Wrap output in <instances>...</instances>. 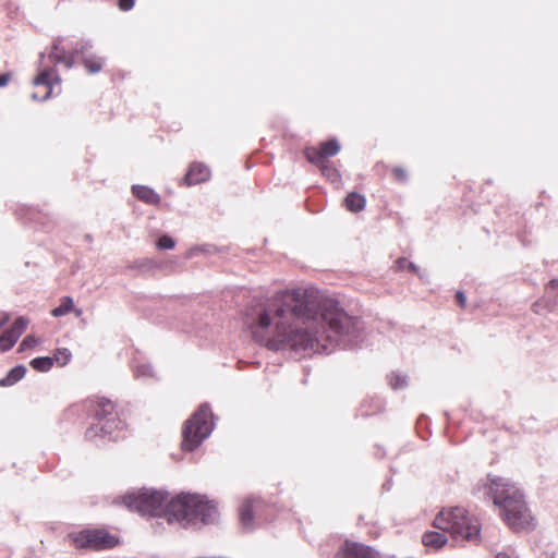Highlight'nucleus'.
Listing matches in <instances>:
<instances>
[{"instance_id":"obj_22","label":"nucleus","mask_w":558,"mask_h":558,"mask_svg":"<svg viewBox=\"0 0 558 558\" xmlns=\"http://www.w3.org/2000/svg\"><path fill=\"white\" fill-rule=\"evenodd\" d=\"M134 375L136 378L154 377L155 373L150 364H138L134 367Z\"/></svg>"},{"instance_id":"obj_35","label":"nucleus","mask_w":558,"mask_h":558,"mask_svg":"<svg viewBox=\"0 0 558 558\" xmlns=\"http://www.w3.org/2000/svg\"><path fill=\"white\" fill-rule=\"evenodd\" d=\"M75 314H76V316H81L82 315V310H80V308L75 310Z\"/></svg>"},{"instance_id":"obj_3","label":"nucleus","mask_w":558,"mask_h":558,"mask_svg":"<svg viewBox=\"0 0 558 558\" xmlns=\"http://www.w3.org/2000/svg\"><path fill=\"white\" fill-rule=\"evenodd\" d=\"M488 480L493 502L499 508L506 524L514 532L534 530L536 522L525 502L522 490L505 477L495 476Z\"/></svg>"},{"instance_id":"obj_18","label":"nucleus","mask_w":558,"mask_h":558,"mask_svg":"<svg viewBox=\"0 0 558 558\" xmlns=\"http://www.w3.org/2000/svg\"><path fill=\"white\" fill-rule=\"evenodd\" d=\"M240 519L244 527L251 529L253 525L252 500H246L240 508Z\"/></svg>"},{"instance_id":"obj_15","label":"nucleus","mask_w":558,"mask_h":558,"mask_svg":"<svg viewBox=\"0 0 558 558\" xmlns=\"http://www.w3.org/2000/svg\"><path fill=\"white\" fill-rule=\"evenodd\" d=\"M132 193L140 201L149 205H158L161 201L160 196L151 187L146 185H133Z\"/></svg>"},{"instance_id":"obj_7","label":"nucleus","mask_w":558,"mask_h":558,"mask_svg":"<svg viewBox=\"0 0 558 558\" xmlns=\"http://www.w3.org/2000/svg\"><path fill=\"white\" fill-rule=\"evenodd\" d=\"M340 151L338 142H322L318 146H307L304 149L305 158L308 162L317 166L323 175L332 183L340 181V173L336 167L328 160L329 157Z\"/></svg>"},{"instance_id":"obj_26","label":"nucleus","mask_w":558,"mask_h":558,"mask_svg":"<svg viewBox=\"0 0 558 558\" xmlns=\"http://www.w3.org/2000/svg\"><path fill=\"white\" fill-rule=\"evenodd\" d=\"M36 343L37 340L34 336H26L20 344V351L32 349Z\"/></svg>"},{"instance_id":"obj_13","label":"nucleus","mask_w":558,"mask_h":558,"mask_svg":"<svg viewBox=\"0 0 558 558\" xmlns=\"http://www.w3.org/2000/svg\"><path fill=\"white\" fill-rule=\"evenodd\" d=\"M92 49V44L89 41H81L74 48V53L82 56L83 64L86 70L92 73H98L102 69V61L100 58L93 56L89 53Z\"/></svg>"},{"instance_id":"obj_16","label":"nucleus","mask_w":558,"mask_h":558,"mask_svg":"<svg viewBox=\"0 0 558 558\" xmlns=\"http://www.w3.org/2000/svg\"><path fill=\"white\" fill-rule=\"evenodd\" d=\"M26 374V367L24 365H17L9 371L5 377L0 379L1 387H9L21 380Z\"/></svg>"},{"instance_id":"obj_1","label":"nucleus","mask_w":558,"mask_h":558,"mask_svg":"<svg viewBox=\"0 0 558 558\" xmlns=\"http://www.w3.org/2000/svg\"><path fill=\"white\" fill-rule=\"evenodd\" d=\"M243 324L267 349L302 356L337 347L354 349L363 341L361 319L314 288L283 290L254 301L244 311Z\"/></svg>"},{"instance_id":"obj_25","label":"nucleus","mask_w":558,"mask_h":558,"mask_svg":"<svg viewBox=\"0 0 558 558\" xmlns=\"http://www.w3.org/2000/svg\"><path fill=\"white\" fill-rule=\"evenodd\" d=\"M174 245V240L169 235H161L157 241V247L160 250H171Z\"/></svg>"},{"instance_id":"obj_9","label":"nucleus","mask_w":558,"mask_h":558,"mask_svg":"<svg viewBox=\"0 0 558 558\" xmlns=\"http://www.w3.org/2000/svg\"><path fill=\"white\" fill-rule=\"evenodd\" d=\"M335 558H381L380 554L368 545L347 539Z\"/></svg>"},{"instance_id":"obj_17","label":"nucleus","mask_w":558,"mask_h":558,"mask_svg":"<svg viewBox=\"0 0 558 558\" xmlns=\"http://www.w3.org/2000/svg\"><path fill=\"white\" fill-rule=\"evenodd\" d=\"M365 197L359 193H349L344 198L345 208L352 213H359L365 207Z\"/></svg>"},{"instance_id":"obj_24","label":"nucleus","mask_w":558,"mask_h":558,"mask_svg":"<svg viewBox=\"0 0 558 558\" xmlns=\"http://www.w3.org/2000/svg\"><path fill=\"white\" fill-rule=\"evenodd\" d=\"M70 359L71 352L68 349H59L53 355V361H56L60 366L66 365Z\"/></svg>"},{"instance_id":"obj_12","label":"nucleus","mask_w":558,"mask_h":558,"mask_svg":"<svg viewBox=\"0 0 558 558\" xmlns=\"http://www.w3.org/2000/svg\"><path fill=\"white\" fill-rule=\"evenodd\" d=\"M210 175L211 171L208 166L203 162H193L182 179V184L186 186L201 184L208 181Z\"/></svg>"},{"instance_id":"obj_23","label":"nucleus","mask_w":558,"mask_h":558,"mask_svg":"<svg viewBox=\"0 0 558 558\" xmlns=\"http://www.w3.org/2000/svg\"><path fill=\"white\" fill-rule=\"evenodd\" d=\"M389 384L392 389H402L408 386V377L401 374L389 375Z\"/></svg>"},{"instance_id":"obj_27","label":"nucleus","mask_w":558,"mask_h":558,"mask_svg":"<svg viewBox=\"0 0 558 558\" xmlns=\"http://www.w3.org/2000/svg\"><path fill=\"white\" fill-rule=\"evenodd\" d=\"M393 174H395L396 179L399 180V181H405L407 178H408L407 171L403 168H400V167H396L393 169Z\"/></svg>"},{"instance_id":"obj_30","label":"nucleus","mask_w":558,"mask_h":558,"mask_svg":"<svg viewBox=\"0 0 558 558\" xmlns=\"http://www.w3.org/2000/svg\"><path fill=\"white\" fill-rule=\"evenodd\" d=\"M456 298H457V302L459 303V305L464 307L465 304H466V296H465V294L462 291H458L457 294H456Z\"/></svg>"},{"instance_id":"obj_5","label":"nucleus","mask_w":558,"mask_h":558,"mask_svg":"<svg viewBox=\"0 0 558 558\" xmlns=\"http://www.w3.org/2000/svg\"><path fill=\"white\" fill-rule=\"evenodd\" d=\"M88 408L98 423L86 429L85 436L87 439L92 440L96 437H109L110 439L117 440L120 438L119 433L123 427L122 421L113 416L107 418L112 415L114 411V404L111 400L96 398L88 402Z\"/></svg>"},{"instance_id":"obj_32","label":"nucleus","mask_w":558,"mask_h":558,"mask_svg":"<svg viewBox=\"0 0 558 558\" xmlns=\"http://www.w3.org/2000/svg\"><path fill=\"white\" fill-rule=\"evenodd\" d=\"M10 320V315L8 313H2L0 318V329Z\"/></svg>"},{"instance_id":"obj_4","label":"nucleus","mask_w":558,"mask_h":558,"mask_svg":"<svg viewBox=\"0 0 558 558\" xmlns=\"http://www.w3.org/2000/svg\"><path fill=\"white\" fill-rule=\"evenodd\" d=\"M434 527L438 531L424 533L422 543L429 548L439 549L448 542L447 533L453 538L477 542L480 538V523L476 518L461 507L445 509L434 520Z\"/></svg>"},{"instance_id":"obj_14","label":"nucleus","mask_w":558,"mask_h":558,"mask_svg":"<svg viewBox=\"0 0 558 558\" xmlns=\"http://www.w3.org/2000/svg\"><path fill=\"white\" fill-rule=\"evenodd\" d=\"M53 70H43L33 81V84L35 86H45L47 87V92L38 97V95L36 93L32 94V98L34 100H37V99H40V100H46L48 99L51 94H52V88H53V83H57L59 84L60 83V78L58 76H53Z\"/></svg>"},{"instance_id":"obj_19","label":"nucleus","mask_w":558,"mask_h":558,"mask_svg":"<svg viewBox=\"0 0 558 558\" xmlns=\"http://www.w3.org/2000/svg\"><path fill=\"white\" fill-rule=\"evenodd\" d=\"M50 58L56 63H64L70 69L73 65L72 57H66L64 50H60L57 44L53 45V50L50 53Z\"/></svg>"},{"instance_id":"obj_11","label":"nucleus","mask_w":558,"mask_h":558,"mask_svg":"<svg viewBox=\"0 0 558 558\" xmlns=\"http://www.w3.org/2000/svg\"><path fill=\"white\" fill-rule=\"evenodd\" d=\"M28 319L21 316L15 319L11 328L7 329L0 336V351L7 352L14 347L19 338L23 335L28 326Z\"/></svg>"},{"instance_id":"obj_21","label":"nucleus","mask_w":558,"mask_h":558,"mask_svg":"<svg viewBox=\"0 0 558 558\" xmlns=\"http://www.w3.org/2000/svg\"><path fill=\"white\" fill-rule=\"evenodd\" d=\"M31 365L38 372H48L53 365V357L41 356L32 360Z\"/></svg>"},{"instance_id":"obj_34","label":"nucleus","mask_w":558,"mask_h":558,"mask_svg":"<svg viewBox=\"0 0 558 558\" xmlns=\"http://www.w3.org/2000/svg\"><path fill=\"white\" fill-rule=\"evenodd\" d=\"M496 558H511V556L506 551H500L496 555Z\"/></svg>"},{"instance_id":"obj_8","label":"nucleus","mask_w":558,"mask_h":558,"mask_svg":"<svg viewBox=\"0 0 558 558\" xmlns=\"http://www.w3.org/2000/svg\"><path fill=\"white\" fill-rule=\"evenodd\" d=\"M76 548L102 550L112 548L118 539L105 530H83L70 535Z\"/></svg>"},{"instance_id":"obj_29","label":"nucleus","mask_w":558,"mask_h":558,"mask_svg":"<svg viewBox=\"0 0 558 558\" xmlns=\"http://www.w3.org/2000/svg\"><path fill=\"white\" fill-rule=\"evenodd\" d=\"M407 269H409V270H411V271H413V272L417 274V275L420 276V278H421V279H424V274H422V272L420 271L418 267H417L415 264H413V263H411V262H409V260H408V263H407Z\"/></svg>"},{"instance_id":"obj_20","label":"nucleus","mask_w":558,"mask_h":558,"mask_svg":"<svg viewBox=\"0 0 558 558\" xmlns=\"http://www.w3.org/2000/svg\"><path fill=\"white\" fill-rule=\"evenodd\" d=\"M73 306H74L73 299L70 296H64L61 300V304L59 306H57L56 308H53L51 314L54 317L64 316L73 310Z\"/></svg>"},{"instance_id":"obj_10","label":"nucleus","mask_w":558,"mask_h":558,"mask_svg":"<svg viewBox=\"0 0 558 558\" xmlns=\"http://www.w3.org/2000/svg\"><path fill=\"white\" fill-rule=\"evenodd\" d=\"M558 306V279H553L545 288V295L533 304V311L538 314L554 312Z\"/></svg>"},{"instance_id":"obj_33","label":"nucleus","mask_w":558,"mask_h":558,"mask_svg":"<svg viewBox=\"0 0 558 558\" xmlns=\"http://www.w3.org/2000/svg\"><path fill=\"white\" fill-rule=\"evenodd\" d=\"M407 263H408V259L405 258H399L397 260V267L398 269H407Z\"/></svg>"},{"instance_id":"obj_6","label":"nucleus","mask_w":558,"mask_h":558,"mask_svg":"<svg viewBox=\"0 0 558 558\" xmlns=\"http://www.w3.org/2000/svg\"><path fill=\"white\" fill-rule=\"evenodd\" d=\"M210 408L202 404L198 410L185 422L182 435V448L187 451L196 449L213 432L214 423Z\"/></svg>"},{"instance_id":"obj_28","label":"nucleus","mask_w":558,"mask_h":558,"mask_svg":"<svg viewBox=\"0 0 558 558\" xmlns=\"http://www.w3.org/2000/svg\"><path fill=\"white\" fill-rule=\"evenodd\" d=\"M134 5V0H119V8L122 11L131 10Z\"/></svg>"},{"instance_id":"obj_2","label":"nucleus","mask_w":558,"mask_h":558,"mask_svg":"<svg viewBox=\"0 0 558 558\" xmlns=\"http://www.w3.org/2000/svg\"><path fill=\"white\" fill-rule=\"evenodd\" d=\"M166 500V493L143 488L124 495L122 504L142 515L158 517L163 513L168 523L178 524L183 529L211 524L218 519L216 505L199 495L182 493L169 500L163 508Z\"/></svg>"},{"instance_id":"obj_31","label":"nucleus","mask_w":558,"mask_h":558,"mask_svg":"<svg viewBox=\"0 0 558 558\" xmlns=\"http://www.w3.org/2000/svg\"><path fill=\"white\" fill-rule=\"evenodd\" d=\"M11 80L10 73L0 74V87L5 86Z\"/></svg>"}]
</instances>
